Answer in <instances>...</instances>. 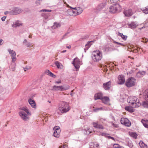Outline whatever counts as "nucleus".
Listing matches in <instances>:
<instances>
[{
	"label": "nucleus",
	"mask_w": 148,
	"mask_h": 148,
	"mask_svg": "<svg viewBox=\"0 0 148 148\" xmlns=\"http://www.w3.org/2000/svg\"><path fill=\"white\" fill-rule=\"evenodd\" d=\"M127 101L130 103V104L134 108H137L141 105L139 99L135 96H131L129 97L127 99Z\"/></svg>",
	"instance_id": "1"
},
{
	"label": "nucleus",
	"mask_w": 148,
	"mask_h": 148,
	"mask_svg": "<svg viewBox=\"0 0 148 148\" xmlns=\"http://www.w3.org/2000/svg\"><path fill=\"white\" fill-rule=\"evenodd\" d=\"M102 57V53L99 50H97L94 51L92 54V58L94 62H98L100 61Z\"/></svg>",
	"instance_id": "2"
},
{
	"label": "nucleus",
	"mask_w": 148,
	"mask_h": 148,
	"mask_svg": "<svg viewBox=\"0 0 148 148\" xmlns=\"http://www.w3.org/2000/svg\"><path fill=\"white\" fill-rule=\"evenodd\" d=\"M71 108L68 103L66 102H62L58 108V110L62 113H66L68 112Z\"/></svg>",
	"instance_id": "3"
},
{
	"label": "nucleus",
	"mask_w": 148,
	"mask_h": 148,
	"mask_svg": "<svg viewBox=\"0 0 148 148\" xmlns=\"http://www.w3.org/2000/svg\"><path fill=\"white\" fill-rule=\"evenodd\" d=\"M20 109L22 110L20 111L19 112L20 116L23 120L26 121L28 118V116L24 111L27 114H29V112L28 110L25 108H21Z\"/></svg>",
	"instance_id": "4"
},
{
	"label": "nucleus",
	"mask_w": 148,
	"mask_h": 148,
	"mask_svg": "<svg viewBox=\"0 0 148 148\" xmlns=\"http://www.w3.org/2000/svg\"><path fill=\"white\" fill-rule=\"evenodd\" d=\"M121 10V7L118 4H116L111 6L109 8L110 12L111 13H115L117 12H119Z\"/></svg>",
	"instance_id": "5"
},
{
	"label": "nucleus",
	"mask_w": 148,
	"mask_h": 148,
	"mask_svg": "<svg viewBox=\"0 0 148 148\" xmlns=\"http://www.w3.org/2000/svg\"><path fill=\"white\" fill-rule=\"evenodd\" d=\"M136 82V79L133 77H130L127 79L125 85L127 87L130 88L134 86Z\"/></svg>",
	"instance_id": "6"
},
{
	"label": "nucleus",
	"mask_w": 148,
	"mask_h": 148,
	"mask_svg": "<svg viewBox=\"0 0 148 148\" xmlns=\"http://www.w3.org/2000/svg\"><path fill=\"white\" fill-rule=\"evenodd\" d=\"M72 64L76 69V71H77L78 70L82 63L79 60L77 57L74 59Z\"/></svg>",
	"instance_id": "7"
},
{
	"label": "nucleus",
	"mask_w": 148,
	"mask_h": 148,
	"mask_svg": "<svg viewBox=\"0 0 148 148\" xmlns=\"http://www.w3.org/2000/svg\"><path fill=\"white\" fill-rule=\"evenodd\" d=\"M69 86H67L66 87H64L62 86H58L55 85L52 87L51 90H61L63 91L69 89Z\"/></svg>",
	"instance_id": "8"
},
{
	"label": "nucleus",
	"mask_w": 148,
	"mask_h": 148,
	"mask_svg": "<svg viewBox=\"0 0 148 148\" xmlns=\"http://www.w3.org/2000/svg\"><path fill=\"white\" fill-rule=\"evenodd\" d=\"M22 10L18 8L15 7L13 9L10 11V14L12 15H15L19 14L22 12Z\"/></svg>",
	"instance_id": "9"
},
{
	"label": "nucleus",
	"mask_w": 148,
	"mask_h": 148,
	"mask_svg": "<svg viewBox=\"0 0 148 148\" xmlns=\"http://www.w3.org/2000/svg\"><path fill=\"white\" fill-rule=\"evenodd\" d=\"M121 123L127 127H129L131 125V123L127 118H122L121 119Z\"/></svg>",
	"instance_id": "10"
},
{
	"label": "nucleus",
	"mask_w": 148,
	"mask_h": 148,
	"mask_svg": "<svg viewBox=\"0 0 148 148\" xmlns=\"http://www.w3.org/2000/svg\"><path fill=\"white\" fill-rule=\"evenodd\" d=\"M105 5V3H103L98 4L95 9V12L97 13H98L101 11L104 8Z\"/></svg>",
	"instance_id": "11"
},
{
	"label": "nucleus",
	"mask_w": 148,
	"mask_h": 148,
	"mask_svg": "<svg viewBox=\"0 0 148 148\" xmlns=\"http://www.w3.org/2000/svg\"><path fill=\"white\" fill-rule=\"evenodd\" d=\"M125 81V77L122 75H119L118 77V84H119L122 85L123 84Z\"/></svg>",
	"instance_id": "12"
},
{
	"label": "nucleus",
	"mask_w": 148,
	"mask_h": 148,
	"mask_svg": "<svg viewBox=\"0 0 148 148\" xmlns=\"http://www.w3.org/2000/svg\"><path fill=\"white\" fill-rule=\"evenodd\" d=\"M111 81L104 83L103 84V87L106 90H109L111 86Z\"/></svg>",
	"instance_id": "13"
},
{
	"label": "nucleus",
	"mask_w": 148,
	"mask_h": 148,
	"mask_svg": "<svg viewBox=\"0 0 148 148\" xmlns=\"http://www.w3.org/2000/svg\"><path fill=\"white\" fill-rule=\"evenodd\" d=\"M102 102L105 104L110 105L109 103L110 99L109 97H103L101 99Z\"/></svg>",
	"instance_id": "14"
},
{
	"label": "nucleus",
	"mask_w": 148,
	"mask_h": 148,
	"mask_svg": "<svg viewBox=\"0 0 148 148\" xmlns=\"http://www.w3.org/2000/svg\"><path fill=\"white\" fill-rule=\"evenodd\" d=\"M128 25L130 28L134 29L136 28L138 25V24L136 22H133L130 24H128Z\"/></svg>",
	"instance_id": "15"
},
{
	"label": "nucleus",
	"mask_w": 148,
	"mask_h": 148,
	"mask_svg": "<svg viewBox=\"0 0 148 148\" xmlns=\"http://www.w3.org/2000/svg\"><path fill=\"white\" fill-rule=\"evenodd\" d=\"M123 13L125 16L128 17L131 16L133 14L132 10L131 9L125 10Z\"/></svg>",
	"instance_id": "16"
},
{
	"label": "nucleus",
	"mask_w": 148,
	"mask_h": 148,
	"mask_svg": "<svg viewBox=\"0 0 148 148\" xmlns=\"http://www.w3.org/2000/svg\"><path fill=\"white\" fill-rule=\"evenodd\" d=\"M93 127L95 128L100 129H104L103 126L101 124H98L97 122H93Z\"/></svg>",
	"instance_id": "17"
},
{
	"label": "nucleus",
	"mask_w": 148,
	"mask_h": 148,
	"mask_svg": "<svg viewBox=\"0 0 148 148\" xmlns=\"http://www.w3.org/2000/svg\"><path fill=\"white\" fill-rule=\"evenodd\" d=\"M103 97V94L101 93H99L95 94L94 97V99L95 100H96L98 99L101 100Z\"/></svg>",
	"instance_id": "18"
},
{
	"label": "nucleus",
	"mask_w": 148,
	"mask_h": 148,
	"mask_svg": "<svg viewBox=\"0 0 148 148\" xmlns=\"http://www.w3.org/2000/svg\"><path fill=\"white\" fill-rule=\"evenodd\" d=\"M22 25V23L18 21H17L12 25V27H16Z\"/></svg>",
	"instance_id": "19"
},
{
	"label": "nucleus",
	"mask_w": 148,
	"mask_h": 148,
	"mask_svg": "<svg viewBox=\"0 0 148 148\" xmlns=\"http://www.w3.org/2000/svg\"><path fill=\"white\" fill-rule=\"evenodd\" d=\"M61 24L60 23H58L57 22H54L53 23V26L52 27L53 29H56L59 27L61 26Z\"/></svg>",
	"instance_id": "20"
},
{
	"label": "nucleus",
	"mask_w": 148,
	"mask_h": 148,
	"mask_svg": "<svg viewBox=\"0 0 148 148\" xmlns=\"http://www.w3.org/2000/svg\"><path fill=\"white\" fill-rule=\"evenodd\" d=\"M29 103L32 108H35L36 106V104L35 101L31 99H29L28 100Z\"/></svg>",
	"instance_id": "21"
},
{
	"label": "nucleus",
	"mask_w": 148,
	"mask_h": 148,
	"mask_svg": "<svg viewBox=\"0 0 148 148\" xmlns=\"http://www.w3.org/2000/svg\"><path fill=\"white\" fill-rule=\"evenodd\" d=\"M141 122L145 127L148 128V120L143 119L141 120Z\"/></svg>",
	"instance_id": "22"
},
{
	"label": "nucleus",
	"mask_w": 148,
	"mask_h": 148,
	"mask_svg": "<svg viewBox=\"0 0 148 148\" xmlns=\"http://www.w3.org/2000/svg\"><path fill=\"white\" fill-rule=\"evenodd\" d=\"M139 144L141 148H147V145L145 144L142 141H140Z\"/></svg>",
	"instance_id": "23"
},
{
	"label": "nucleus",
	"mask_w": 148,
	"mask_h": 148,
	"mask_svg": "<svg viewBox=\"0 0 148 148\" xmlns=\"http://www.w3.org/2000/svg\"><path fill=\"white\" fill-rule=\"evenodd\" d=\"M8 51L10 54L11 57L16 56V53L14 50L9 49H8Z\"/></svg>",
	"instance_id": "24"
},
{
	"label": "nucleus",
	"mask_w": 148,
	"mask_h": 148,
	"mask_svg": "<svg viewBox=\"0 0 148 148\" xmlns=\"http://www.w3.org/2000/svg\"><path fill=\"white\" fill-rule=\"evenodd\" d=\"M71 8L74 9H76V10H77V13L78 14H80L82 12V9L80 7H77V8H74L71 7Z\"/></svg>",
	"instance_id": "25"
},
{
	"label": "nucleus",
	"mask_w": 148,
	"mask_h": 148,
	"mask_svg": "<svg viewBox=\"0 0 148 148\" xmlns=\"http://www.w3.org/2000/svg\"><path fill=\"white\" fill-rule=\"evenodd\" d=\"M23 43L24 45L27 47H29L32 45V44L30 42H28L26 39L24 40Z\"/></svg>",
	"instance_id": "26"
},
{
	"label": "nucleus",
	"mask_w": 148,
	"mask_h": 148,
	"mask_svg": "<svg viewBox=\"0 0 148 148\" xmlns=\"http://www.w3.org/2000/svg\"><path fill=\"white\" fill-rule=\"evenodd\" d=\"M60 131H56L55 130L53 133V136L56 138H59L60 136Z\"/></svg>",
	"instance_id": "27"
},
{
	"label": "nucleus",
	"mask_w": 148,
	"mask_h": 148,
	"mask_svg": "<svg viewBox=\"0 0 148 148\" xmlns=\"http://www.w3.org/2000/svg\"><path fill=\"white\" fill-rule=\"evenodd\" d=\"M118 35L121 37L122 39L124 40H126L127 39V36H126L123 35L122 33H121L119 32H118Z\"/></svg>",
	"instance_id": "28"
},
{
	"label": "nucleus",
	"mask_w": 148,
	"mask_h": 148,
	"mask_svg": "<svg viewBox=\"0 0 148 148\" xmlns=\"http://www.w3.org/2000/svg\"><path fill=\"white\" fill-rule=\"evenodd\" d=\"M125 109L126 110H127L130 112H134L133 109L132 108V107L130 106H126L125 107Z\"/></svg>",
	"instance_id": "29"
},
{
	"label": "nucleus",
	"mask_w": 148,
	"mask_h": 148,
	"mask_svg": "<svg viewBox=\"0 0 148 148\" xmlns=\"http://www.w3.org/2000/svg\"><path fill=\"white\" fill-rule=\"evenodd\" d=\"M141 10L143 13L146 14H148V7L142 8Z\"/></svg>",
	"instance_id": "30"
},
{
	"label": "nucleus",
	"mask_w": 148,
	"mask_h": 148,
	"mask_svg": "<svg viewBox=\"0 0 148 148\" xmlns=\"http://www.w3.org/2000/svg\"><path fill=\"white\" fill-rule=\"evenodd\" d=\"M58 69H61V66H62V65L58 61H56L55 63Z\"/></svg>",
	"instance_id": "31"
},
{
	"label": "nucleus",
	"mask_w": 148,
	"mask_h": 148,
	"mask_svg": "<svg viewBox=\"0 0 148 148\" xmlns=\"http://www.w3.org/2000/svg\"><path fill=\"white\" fill-rule=\"evenodd\" d=\"M84 130L86 132V133L85 132V133L86 135H88L91 132L89 128L88 127L85 128Z\"/></svg>",
	"instance_id": "32"
},
{
	"label": "nucleus",
	"mask_w": 148,
	"mask_h": 148,
	"mask_svg": "<svg viewBox=\"0 0 148 148\" xmlns=\"http://www.w3.org/2000/svg\"><path fill=\"white\" fill-rule=\"evenodd\" d=\"M91 42H88L85 45V47H86V48L84 49V50H85V52H86V50H87L88 48H89V47L90 46V43Z\"/></svg>",
	"instance_id": "33"
},
{
	"label": "nucleus",
	"mask_w": 148,
	"mask_h": 148,
	"mask_svg": "<svg viewBox=\"0 0 148 148\" xmlns=\"http://www.w3.org/2000/svg\"><path fill=\"white\" fill-rule=\"evenodd\" d=\"M142 105L145 108H148V102L147 101L143 102Z\"/></svg>",
	"instance_id": "34"
},
{
	"label": "nucleus",
	"mask_w": 148,
	"mask_h": 148,
	"mask_svg": "<svg viewBox=\"0 0 148 148\" xmlns=\"http://www.w3.org/2000/svg\"><path fill=\"white\" fill-rule=\"evenodd\" d=\"M131 136L133 138H136L137 137V134L135 133H132L131 134Z\"/></svg>",
	"instance_id": "35"
},
{
	"label": "nucleus",
	"mask_w": 148,
	"mask_h": 148,
	"mask_svg": "<svg viewBox=\"0 0 148 148\" xmlns=\"http://www.w3.org/2000/svg\"><path fill=\"white\" fill-rule=\"evenodd\" d=\"M15 65L14 64H13L11 66H10V68L11 70L12 71H14L15 70Z\"/></svg>",
	"instance_id": "36"
},
{
	"label": "nucleus",
	"mask_w": 148,
	"mask_h": 148,
	"mask_svg": "<svg viewBox=\"0 0 148 148\" xmlns=\"http://www.w3.org/2000/svg\"><path fill=\"white\" fill-rule=\"evenodd\" d=\"M103 110V108L102 107H101L100 108H96V109H95L93 110V111L94 112H97L99 110Z\"/></svg>",
	"instance_id": "37"
},
{
	"label": "nucleus",
	"mask_w": 148,
	"mask_h": 148,
	"mask_svg": "<svg viewBox=\"0 0 148 148\" xmlns=\"http://www.w3.org/2000/svg\"><path fill=\"white\" fill-rule=\"evenodd\" d=\"M60 128V127L58 126H55L53 128L54 132L56 130V131H60L59 129Z\"/></svg>",
	"instance_id": "38"
},
{
	"label": "nucleus",
	"mask_w": 148,
	"mask_h": 148,
	"mask_svg": "<svg viewBox=\"0 0 148 148\" xmlns=\"http://www.w3.org/2000/svg\"><path fill=\"white\" fill-rule=\"evenodd\" d=\"M52 10L47 9H42L40 11V12H51Z\"/></svg>",
	"instance_id": "39"
},
{
	"label": "nucleus",
	"mask_w": 148,
	"mask_h": 148,
	"mask_svg": "<svg viewBox=\"0 0 148 148\" xmlns=\"http://www.w3.org/2000/svg\"><path fill=\"white\" fill-rule=\"evenodd\" d=\"M31 69V67L29 66H26L25 67L23 68V69L24 71H26L27 70L30 69Z\"/></svg>",
	"instance_id": "40"
},
{
	"label": "nucleus",
	"mask_w": 148,
	"mask_h": 148,
	"mask_svg": "<svg viewBox=\"0 0 148 148\" xmlns=\"http://www.w3.org/2000/svg\"><path fill=\"white\" fill-rule=\"evenodd\" d=\"M120 145L118 144H114L113 145V147L114 148H119Z\"/></svg>",
	"instance_id": "41"
},
{
	"label": "nucleus",
	"mask_w": 148,
	"mask_h": 148,
	"mask_svg": "<svg viewBox=\"0 0 148 148\" xmlns=\"http://www.w3.org/2000/svg\"><path fill=\"white\" fill-rule=\"evenodd\" d=\"M11 58L12 59V62L13 63H14L16 60V56L11 57Z\"/></svg>",
	"instance_id": "42"
},
{
	"label": "nucleus",
	"mask_w": 148,
	"mask_h": 148,
	"mask_svg": "<svg viewBox=\"0 0 148 148\" xmlns=\"http://www.w3.org/2000/svg\"><path fill=\"white\" fill-rule=\"evenodd\" d=\"M109 134H108L106 137L108 138V139H111L115 140L114 138L113 137L109 136Z\"/></svg>",
	"instance_id": "43"
},
{
	"label": "nucleus",
	"mask_w": 148,
	"mask_h": 148,
	"mask_svg": "<svg viewBox=\"0 0 148 148\" xmlns=\"http://www.w3.org/2000/svg\"><path fill=\"white\" fill-rule=\"evenodd\" d=\"M51 72L49 70L46 71H45V73L48 75H49L51 74Z\"/></svg>",
	"instance_id": "44"
},
{
	"label": "nucleus",
	"mask_w": 148,
	"mask_h": 148,
	"mask_svg": "<svg viewBox=\"0 0 148 148\" xmlns=\"http://www.w3.org/2000/svg\"><path fill=\"white\" fill-rule=\"evenodd\" d=\"M101 134L103 136H105L106 137L107 135H108V134H107L106 133H101Z\"/></svg>",
	"instance_id": "45"
},
{
	"label": "nucleus",
	"mask_w": 148,
	"mask_h": 148,
	"mask_svg": "<svg viewBox=\"0 0 148 148\" xmlns=\"http://www.w3.org/2000/svg\"><path fill=\"white\" fill-rule=\"evenodd\" d=\"M59 148H68V147L66 145H64L59 147Z\"/></svg>",
	"instance_id": "46"
},
{
	"label": "nucleus",
	"mask_w": 148,
	"mask_h": 148,
	"mask_svg": "<svg viewBox=\"0 0 148 148\" xmlns=\"http://www.w3.org/2000/svg\"><path fill=\"white\" fill-rule=\"evenodd\" d=\"M112 125L113 126L117 128L118 127V125L112 123Z\"/></svg>",
	"instance_id": "47"
},
{
	"label": "nucleus",
	"mask_w": 148,
	"mask_h": 148,
	"mask_svg": "<svg viewBox=\"0 0 148 148\" xmlns=\"http://www.w3.org/2000/svg\"><path fill=\"white\" fill-rule=\"evenodd\" d=\"M114 42L116 44H118L119 45H121L122 46H124V45L123 44L121 43H119V42H115V41Z\"/></svg>",
	"instance_id": "48"
},
{
	"label": "nucleus",
	"mask_w": 148,
	"mask_h": 148,
	"mask_svg": "<svg viewBox=\"0 0 148 148\" xmlns=\"http://www.w3.org/2000/svg\"><path fill=\"white\" fill-rule=\"evenodd\" d=\"M53 77H55L56 75L53 74L52 73H51V74L49 75Z\"/></svg>",
	"instance_id": "49"
},
{
	"label": "nucleus",
	"mask_w": 148,
	"mask_h": 148,
	"mask_svg": "<svg viewBox=\"0 0 148 148\" xmlns=\"http://www.w3.org/2000/svg\"><path fill=\"white\" fill-rule=\"evenodd\" d=\"M119 0H110V1L111 3L116 2L118 1Z\"/></svg>",
	"instance_id": "50"
},
{
	"label": "nucleus",
	"mask_w": 148,
	"mask_h": 148,
	"mask_svg": "<svg viewBox=\"0 0 148 148\" xmlns=\"http://www.w3.org/2000/svg\"><path fill=\"white\" fill-rule=\"evenodd\" d=\"M6 17L3 16L1 18V19L3 21H5L6 18Z\"/></svg>",
	"instance_id": "51"
},
{
	"label": "nucleus",
	"mask_w": 148,
	"mask_h": 148,
	"mask_svg": "<svg viewBox=\"0 0 148 148\" xmlns=\"http://www.w3.org/2000/svg\"><path fill=\"white\" fill-rule=\"evenodd\" d=\"M102 120H103L104 121H106V119H103L102 118H100L99 119V120L100 121H101L102 122H102Z\"/></svg>",
	"instance_id": "52"
},
{
	"label": "nucleus",
	"mask_w": 148,
	"mask_h": 148,
	"mask_svg": "<svg viewBox=\"0 0 148 148\" xmlns=\"http://www.w3.org/2000/svg\"><path fill=\"white\" fill-rule=\"evenodd\" d=\"M56 82L57 84H60L61 83V81H56Z\"/></svg>",
	"instance_id": "53"
},
{
	"label": "nucleus",
	"mask_w": 148,
	"mask_h": 148,
	"mask_svg": "<svg viewBox=\"0 0 148 148\" xmlns=\"http://www.w3.org/2000/svg\"><path fill=\"white\" fill-rule=\"evenodd\" d=\"M66 48L69 49H70L71 48V46L70 45L69 46H66Z\"/></svg>",
	"instance_id": "54"
},
{
	"label": "nucleus",
	"mask_w": 148,
	"mask_h": 148,
	"mask_svg": "<svg viewBox=\"0 0 148 148\" xmlns=\"http://www.w3.org/2000/svg\"><path fill=\"white\" fill-rule=\"evenodd\" d=\"M2 40L0 39V45H1V43L2 42Z\"/></svg>",
	"instance_id": "55"
},
{
	"label": "nucleus",
	"mask_w": 148,
	"mask_h": 148,
	"mask_svg": "<svg viewBox=\"0 0 148 148\" xmlns=\"http://www.w3.org/2000/svg\"><path fill=\"white\" fill-rule=\"evenodd\" d=\"M9 13L8 12L6 11L5 12V14H8Z\"/></svg>",
	"instance_id": "56"
},
{
	"label": "nucleus",
	"mask_w": 148,
	"mask_h": 148,
	"mask_svg": "<svg viewBox=\"0 0 148 148\" xmlns=\"http://www.w3.org/2000/svg\"><path fill=\"white\" fill-rule=\"evenodd\" d=\"M66 50H64L62 53H65L66 52Z\"/></svg>",
	"instance_id": "57"
},
{
	"label": "nucleus",
	"mask_w": 148,
	"mask_h": 148,
	"mask_svg": "<svg viewBox=\"0 0 148 148\" xmlns=\"http://www.w3.org/2000/svg\"><path fill=\"white\" fill-rule=\"evenodd\" d=\"M119 148H124L122 146H121L120 145V146H119Z\"/></svg>",
	"instance_id": "58"
},
{
	"label": "nucleus",
	"mask_w": 148,
	"mask_h": 148,
	"mask_svg": "<svg viewBox=\"0 0 148 148\" xmlns=\"http://www.w3.org/2000/svg\"><path fill=\"white\" fill-rule=\"evenodd\" d=\"M29 38H32V36H31V35H29Z\"/></svg>",
	"instance_id": "59"
},
{
	"label": "nucleus",
	"mask_w": 148,
	"mask_h": 148,
	"mask_svg": "<svg viewBox=\"0 0 148 148\" xmlns=\"http://www.w3.org/2000/svg\"><path fill=\"white\" fill-rule=\"evenodd\" d=\"M69 33H66V34L64 35V37L66 35H67V34H68Z\"/></svg>",
	"instance_id": "60"
},
{
	"label": "nucleus",
	"mask_w": 148,
	"mask_h": 148,
	"mask_svg": "<svg viewBox=\"0 0 148 148\" xmlns=\"http://www.w3.org/2000/svg\"><path fill=\"white\" fill-rule=\"evenodd\" d=\"M71 96H73V94L72 93H71Z\"/></svg>",
	"instance_id": "61"
},
{
	"label": "nucleus",
	"mask_w": 148,
	"mask_h": 148,
	"mask_svg": "<svg viewBox=\"0 0 148 148\" xmlns=\"http://www.w3.org/2000/svg\"><path fill=\"white\" fill-rule=\"evenodd\" d=\"M48 102H49V103H51V101H48Z\"/></svg>",
	"instance_id": "62"
},
{
	"label": "nucleus",
	"mask_w": 148,
	"mask_h": 148,
	"mask_svg": "<svg viewBox=\"0 0 148 148\" xmlns=\"http://www.w3.org/2000/svg\"><path fill=\"white\" fill-rule=\"evenodd\" d=\"M147 42H148V38L147 39Z\"/></svg>",
	"instance_id": "63"
},
{
	"label": "nucleus",
	"mask_w": 148,
	"mask_h": 148,
	"mask_svg": "<svg viewBox=\"0 0 148 148\" xmlns=\"http://www.w3.org/2000/svg\"><path fill=\"white\" fill-rule=\"evenodd\" d=\"M140 74V73H137V75H138V74Z\"/></svg>",
	"instance_id": "64"
}]
</instances>
